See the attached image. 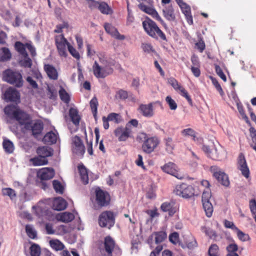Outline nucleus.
<instances>
[{
    "label": "nucleus",
    "instance_id": "bb28decb",
    "mask_svg": "<svg viewBox=\"0 0 256 256\" xmlns=\"http://www.w3.org/2000/svg\"><path fill=\"white\" fill-rule=\"evenodd\" d=\"M74 218V215L69 212L60 213L57 215L56 218L58 220L64 222H68L72 221Z\"/></svg>",
    "mask_w": 256,
    "mask_h": 256
},
{
    "label": "nucleus",
    "instance_id": "13d9d810",
    "mask_svg": "<svg viewBox=\"0 0 256 256\" xmlns=\"http://www.w3.org/2000/svg\"><path fill=\"white\" fill-rule=\"evenodd\" d=\"M142 48L145 52L150 53L155 52L152 46L150 44L143 43L142 44Z\"/></svg>",
    "mask_w": 256,
    "mask_h": 256
},
{
    "label": "nucleus",
    "instance_id": "6e6d98bb",
    "mask_svg": "<svg viewBox=\"0 0 256 256\" xmlns=\"http://www.w3.org/2000/svg\"><path fill=\"white\" fill-rule=\"evenodd\" d=\"M166 101L169 106V107L172 110H176L177 108V104L175 101L172 99L171 96H167L166 98Z\"/></svg>",
    "mask_w": 256,
    "mask_h": 256
},
{
    "label": "nucleus",
    "instance_id": "6ab92c4d",
    "mask_svg": "<svg viewBox=\"0 0 256 256\" xmlns=\"http://www.w3.org/2000/svg\"><path fill=\"white\" fill-rule=\"evenodd\" d=\"M67 204L66 201L62 198H55L52 204V208L54 210L61 211L66 208Z\"/></svg>",
    "mask_w": 256,
    "mask_h": 256
},
{
    "label": "nucleus",
    "instance_id": "f704fd0d",
    "mask_svg": "<svg viewBox=\"0 0 256 256\" xmlns=\"http://www.w3.org/2000/svg\"><path fill=\"white\" fill-rule=\"evenodd\" d=\"M166 150L168 153H172L174 148V144L172 138L168 137L164 139Z\"/></svg>",
    "mask_w": 256,
    "mask_h": 256
},
{
    "label": "nucleus",
    "instance_id": "cd10ccee",
    "mask_svg": "<svg viewBox=\"0 0 256 256\" xmlns=\"http://www.w3.org/2000/svg\"><path fill=\"white\" fill-rule=\"evenodd\" d=\"M174 205V204L173 202H165L162 204L160 208L164 212H168L170 216H172L176 212Z\"/></svg>",
    "mask_w": 256,
    "mask_h": 256
},
{
    "label": "nucleus",
    "instance_id": "dca6fc26",
    "mask_svg": "<svg viewBox=\"0 0 256 256\" xmlns=\"http://www.w3.org/2000/svg\"><path fill=\"white\" fill-rule=\"evenodd\" d=\"M2 98L7 102H16V87H10L4 92Z\"/></svg>",
    "mask_w": 256,
    "mask_h": 256
},
{
    "label": "nucleus",
    "instance_id": "69168bd1",
    "mask_svg": "<svg viewBox=\"0 0 256 256\" xmlns=\"http://www.w3.org/2000/svg\"><path fill=\"white\" fill-rule=\"evenodd\" d=\"M26 48L30 51V54L32 57L35 56L36 55V48L32 44L31 42H26Z\"/></svg>",
    "mask_w": 256,
    "mask_h": 256
},
{
    "label": "nucleus",
    "instance_id": "412c9836",
    "mask_svg": "<svg viewBox=\"0 0 256 256\" xmlns=\"http://www.w3.org/2000/svg\"><path fill=\"white\" fill-rule=\"evenodd\" d=\"M58 138L57 133L50 131L44 136L42 138V142L48 144H52L56 142Z\"/></svg>",
    "mask_w": 256,
    "mask_h": 256
},
{
    "label": "nucleus",
    "instance_id": "72a5a7b5",
    "mask_svg": "<svg viewBox=\"0 0 256 256\" xmlns=\"http://www.w3.org/2000/svg\"><path fill=\"white\" fill-rule=\"evenodd\" d=\"M50 244L52 248L56 251L62 250L64 248V244L58 240H50Z\"/></svg>",
    "mask_w": 256,
    "mask_h": 256
},
{
    "label": "nucleus",
    "instance_id": "8fccbe9b",
    "mask_svg": "<svg viewBox=\"0 0 256 256\" xmlns=\"http://www.w3.org/2000/svg\"><path fill=\"white\" fill-rule=\"evenodd\" d=\"M99 60L100 62L102 64V66H109L111 67L112 66L114 65V60H108L107 58L104 56H100L99 57Z\"/></svg>",
    "mask_w": 256,
    "mask_h": 256
},
{
    "label": "nucleus",
    "instance_id": "393cba45",
    "mask_svg": "<svg viewBox=\"0 0 256 256\" xmlns=\"http://www.w3.org/2000/svg\"><path fill=\"white\" fill-rule=\"evenodd\" d=\"M37 154L39 156L46 158L53 154V150L47 146L38 147L36 150Z\"/></svg>",
    "mask_w": 256,
    "mask_h": 256
},
{
    "label": "nucleus",
    "instance_id": "b1692460",
    "mask_svg": "<svg viewBox=\"0 0 256 256\" xmlns=\"http://www.w3.org/2000/svg\"><path fill=\"white\" fill-rule=\"evenodd\" d=\"M104 248L108 255L112 256V252L115 246L114 240L110 236H107L104 238Z\"/></svg>",
    "mask_w": 256,
    "mask_h": 256
},
{
    "label": "nucleus",
    "instance_id": "423d86ee",
    "mask_svg": "<svg viewBox=\"0 0 256 256\" xmlns=\"http://www.w3.org/2000/svg\"><path fill=\"white\" fill-rule=\"evenodd\" d=\"M92 70L94 76L97 78H104L113 72V69L109 66H100L96 61L92 66Z\"/></svg>",
    "mask_w": 256,
    "mask_h": 256
},
{
    "label": "nucleus",
    "instance_id": "f257e3e1",
    "mask_svg": "<svg viewBox=\"0 0 256 256\" xmlns=\"http://www.w3.org/2000/svg\"><path fill=\"white\" fill-rule=\"evenodd\" d=\"M136 140L142 142V148L144 152L150 154L153 152L160 144V140L156 136H148L144 132L139 133Z\"/></svg>",
    "mask_w": 256,
    "mask_h": 256
},
{
    "label": "nucleus",
    "instance_id": "4468645a",
    "mask_svg": "<svg viewBox=\"0 0 256 256\" xmlns=\"http://www.w3.org/2000/svg\"><path fill=\"white\" fill-rule=\"evenodd\" d=\"M104 28L106 32L115 38L119 40L125 39V36L120 34L118 30L111 24L106 23L104 24Z\"/></svg>",
    "mask_w": 256,
    "mask_h": 256
},
{
    "label": "nucleus",
    "instance_id": "c9c22d12",
    "mask_svg": "<svg viewBox=\"0 0 256 256\" xmlns=\"http://www.w3.org/2000/svg\"><path fill=\"white\" fill-rule=\"evenodd\" d=\"M238 249V247L236 244L233 243L229 244L226 246V250L228 252L226 256H238V255L236 252Z\"/></svg>",
    "mask_w": 256,
    "mask_h": 256
},
{
    "label": "nucleus",
    "instance_id": "c756f323",
    "mask_svg": "<svg viewBox=\"0 0 256 256\" xmlns=\"http://www.w3.org/2000/svg\"><path fill=\"white\" fill-rule=\"evenodd\" d=\"M12 54L7 48H2L0 50V62H4L10 60Z\"/></svg>",
    "mask_w": 256,
    "mask_h": 256
},
{
    "label": "nucleus",
    "instance_id": "f03ea898",
    "mask_svg": "<svg viewBox=\"0 0 256 256\" xmlns=\"http://www.w3.org/2000/svg\"><path fill=\"white\" fill-rule=\"evenodd\" d=\"M142 26L144 30L150 36L156 39L160 38L161 40L167 42L165 34L153 20L146 18L142 22Z\"/></svg>",
    "mask_w": 256,
    "mask_h": 256
},
{
    "label": "nucleus",
    "instance_id": "7ed1b4c3",
    "mask_svg": "<svg viewBox=\"0 0 256 256\" xmlns=\"http://www.w3.org/2000/svg\"><path fill=\"white\" fill-rule=\"evenodd\" d=\"M96 204H94L95 209L107 206L110 202V196L108 192L104 191L100 188H96Z\"/></svg>",
    "mask_w": 256,
    "mask_h": 256
},
{
    "label": "nucleus",
    "instance_id": "4be33fe9",
    "mask_svg": "<svg viewBox=\"0 0 256 256\" xmlns=\"http://www.w3.org/2000/svg\"><path fill=\"white\" fill-rule=\"evenodd\" d=\"M44 70L48 77L53 80H56L58 78V73L56 68L52 65L46 64L44 65Z\"/></svg>",
    "mask_w": 256,
    "mask_h": 256
},
{
    "label": "nucleus",
    "instance_id": "7c9ffc66",
    "mask_svg": "<svg viewBox=\"0 0 256 256\" xmlns=\"http://www.w3.org/2000/svg\"><path fill=\"white\" fill-rule=\"evenodd\" d=\"M175 166H176L174 163L168 162L162 166L161 168L164 172L175 176L176 172Z\"/></svg>",
    "mask_w": 256,
    "mask_h": 256
},
{
    "label": "nucleus",
    "instance_id": "c03bdc74",
    "mask_svg": "<svg viewBox=\"0 0 256 256\" xmlns=\"http://www.w3.org/2000/svg\"><path fill=\"white\" fill-rule=\"evenodd\" d=\"M26 232L30 238L34 239L37 236V233L33 226L31 225H26Z\"/></svg>",
    "mask_w": 256,
    "mask_h": 256
},
{
    "label": "nucleus",
    "instance_id": "79ce46f5",
    "mask_svg": "<svg viewBox=\"0 0 256 256\" xmlns=\"http://www.w3.org/2000/svg\"><path fill=\"white\" fill-rule=\"evenodd\" d=\"M98 102L96 97L93 98L90 101V106L95 119L96 118Z\"/></svg>",
    "mask_w": 256,
    "mask_h": 256
},
{
    "label": "nucleus",
    "instance_id": "f3484780",
    "mask_svg": "<svg viewBox=\"0 0 256 256\" xmlns=\"http://www.w3.org/2000/svg\"><path fill=\"white\" fill-rule=\"evenodd\" d=\"M238 164V168L242 172V174L246 178H248L250 176V170L248 167L244 156L242 154L239 156Z\"/></svg>",
    "mask_w": 256,
    "mask_h": 256
},
{
    "label": "nucleus",
    "instance_id": "5fc2aeb1",
    "mask_svg": "<svg viewBox=\"0 0 256 256\" xmlns=\"http://www.w3.org/2000/svg\"><path fill=\"white\" fill-rule=\"evenodd\" d=\"M218 247L216 244H212L208 249L209 256H218Z\"/></svg>",
    "mask_w": 256,
    "mask_h": 256
},
{
    "label": "nucleus",
    "instance_id": "49530a36",
    "mask_svg": "<svg viewBox=\"0 0 256 256\" xmlns=\"http://www.w3.org/2000/svg\"><path fill=\"white\" fill-rule=\"evenodd\" d=\"M52 184L54 190L56 193L62 194L64 191V188L61 183L58 180H54L52 182Z\"/></svg>",
    "mask_w": 256,
    "mask_h": 256
},
{
    "label": "nucleus",
    "instance_id": "de8ad7c7",
    "mask_svg": "<svg viewBox=\"0 0 256 256\" xmlns=\"http://www.w3.org/2000/svg\"><path fill=\"white\" fill-rule=\"evenodd\" d=\"M214 157H211L213 159L222 160L226 156L225 152L222 150H218L216 148L214 150Z\"/></svg>",
    "mask_w": 256,
    "mask_h": 256
},
{
    "label": "nucleus",
    "instance_id": "e2e57ef3",
    "mask_svg": "<svg viewBox=\"0 0 256 256\" xmlns=\"http://www.w3.org/2000/svg\"><path fill=\"white\" fill-rule=\"evenodd\" d=\"M211 80L212 81V83L215 86L217 90L219 92L220 94L222 96L224 94V92L222 90V89L220 85V84L218 83V80L216 78H212Z\"/></svg>",
    "mask_w": 256,
    "mask_h": 256
},
{
    "label": "nucleus",
    "instance_id": "aec40b11",
    "mask_svg": "<svg viewBox=\"0 0 256 256\" xmlns=\"http://www.w3.org/2000/svg\"><path fill=\"white\" fill-rule=\"evenodd\" d=\"M2 80L10 84L16 82V72L10 69H7L3 72Z\"/></svg>",
    "mask_w": 256,
    "mask_h": 256
},
{
    "label": "nucleus",
    "instance_id": "0eeeda50",
    "mask_svg": "<svg viewBox=\"0 0 256 256\" xmlns=\"http://www.w3.org/2000/svg\"><path fill=\"white\" fill-rule=\"evenodd\" d=\"M44 123L40 120H37L34 122H32L28 125L26 130H30L32 132V136L37 140L41 139L42 136V130H44Z\"/></svg>",
    "mask_w": 256,
    "mask_h": 256
},
{
    "label": "nucleus",
    "instance_id": "a878e982",
    "mask_svg": "<svg viewBox=\"0 0 256 256\" xmlns=\"http://www.w3.org/2000/svg\"><path fill=\"white\" fill-rule=\"evenodd\" d=\"M69 115L72 123L78 126L80 124V117L78 114V112L76 108H70L69 110Z\"/></svg>",
    "mask_w": 256,
    "mask_h": 256
},
{
    "label": "nucleus",
    "instance_id": "f8f14e48",
    "mask_svg": "<svg viewBox=\"0 0 256 256\" xmlns=\"http://www.w3.org/2000/svg\"><path fill=\"white\" fill-rule=\"evenodd\" d=\"M8 123H12L16 120V105L10 104L6 106L4 110Z\"/></svg>",
    "mask_w": 256,
    "mask_h": 256
},
{
    "label": "nucleus",
    "instance_id": "1a4fd4ad",
    "mask_svg": "<svg viewBox=\"0 0 256 256\" xmlns=\"http://www.w3.org/2000/svg\"><path fill=\"white\" fill-rule=\"evenodd\" d=\"M55 42L59 54L61 56L66 57L67 56L66 46H68V44H70L68 42L62 34L56 36H55Z\"/></svg>",
    "mask_w": 256,
    "mask_h": 256
},
{
    "label": "nucleus",
    "instance_id": "603ef678",
    "mask_svg": "<svg viewBox=\"0 0 256 256\" xmlns=\"http://www.w3.org/2000/svg\"><path fill=\"white\" fill-rule=\"evenodd\" d=\"M236 234L238 238L242 241L246 242L248 240L250 239L249 236L248 234H246L243 232L242 231L240 230L238 228L236 230Z\"/></svg>",
    "mask_w": 256,
    "mask_h": 256
},
{
    "label": "nucleus",
    "instance_id": "6e6552de",
    "mask_svg": "<svg viewBox=\"0 0 256 256\" xmlns=\"http://www.w3.org/2000/svg\"><path fill=\"white\" fill-rule=\"evenodd\" d=\"M210 198L211 193L209 190L203 192L202 197V206L206 216L208 218L212 216L214 211L213 206L210 200Z\"/></svg>",
    "mask_w": 256,
    "mask_h": 256
},
{
    "label": "nucleus",
    "instance_id": "3c124183",
    "mask_svg": "<svg viewBox=\"0 0 256 256\" xmlns=\"http://www.w3.org/2000/svg\"><path fill=\"white\" fill-rule=\"evenodd\" d=\"M116 97L122 100H125L130 96L128 92L123 90H118L116 93Z\"/></svg>",
    "mask_w": 256,
    "mask_h": 256
},
{
    "label": "nucleus",
    "instance_id": "9d476101",
    "mask_svg": "<svg viewBox=\"0 0 256 256\" xmlns=\"http://www.w3.org/2000/svg\"><path fill=\"white\" fill-rule=\"evenodd\" d=\"M212 170L213 172L214 176L220 183L225 186H229L230 181L228 178L225 172L216 166L212 167Z\"/></svg>",
    "mask_w": 256,
    "mask_h": 256
},
{
    "label": "nucleus",
    "instance_id": "20e7f679",
    "mask_svg": "<svg viewBox=\"0 0 256 256\" xmlns=\"http://www.w3.org/2000/svg\"><path fill=\"white\" fill-rule=\"evenodd\" d=\"M116 215L111 211H105L99 216L98 223L101 227H106L110 228L115 223Z\"/></svg>",
    "mask_w": 256,
    "mask_h": 256
},
{
    "label": "nucleus",
    "instance_id": "bf43d9fd",
    "mask_svg": "<svg viewBox=\"0 0 256 256\" xmlns=\"http://www.w3.org/2000/svg\"><path fill=\"white\" fill-rule=\"evenodd\" d=\"M68 50L70 53L76 58L79 60L80 56L78 52L70 44H68Z\"/></svg>",
    "mask_w": 256,
    "mask_h": 256
},
{
    "label": "nucleus",
    "instance_id": "09e8293b",
    "mask_svg": "<svg viewBox=\"0 0 256 256\" xmlns=\"http://www.w3.org/2000/svg\"><path fill=\"white\" fill-rule=\"evenodd\" d=\"M182 134L184 136H191L193 138L194 140L196 141L198 139L195 136V132L192 128H188L183 130L182 131Z\"/></svg>",
    "mask_w": 256,
    "mask_h": 256
},
{
    "label": "nucleus",
    "instance_id": "774afa93",
    "mask_svg": "<svg viewBox=\"0 0 256 256\" xmlns=\"http://www.w3.org/2000/svg\"><path fill=\"white\" fill-rule=\"evenodd\" d=\"M196 46L200 52H202L206 48L205 43L202 38H200L199 41L196 44Z\"/></svg>",
    "mask_w": 256,
    "mask_h": 256
},
{
    "label": "nucleus",
    "instance_id": "680f3d73",
    "mask_svg": "<svg viewBox=\"0 0 256 256\" xmlns=\"http://www.w3.org/2000/svg\"><path fill=\"white\" fill-rule=\"evenodd\" d=\"M73 151L76 154L82 156L85 152L84 146V145H80L74 147Z\"/></svg>",
    "mask_w": 256,
    "mask_h": 256
},
{
    "label": "nucleus",
    "instance_id": "a18cd8bd",
    "mask_svg": "<svg viewBox=\"0 0 256 256\" xmlns=\"http://www.w3.org/2000/svg\"><path fill=\"white\" fill-rule=\"evenodd\" d=\"M138 7L142 10L144 12H145L149 14H150L152 16L154 14H156V11L154 9L146 5L142 4H140L138 5Z\"/></svg>",
    "mask_w": 256,
    "mask_h": 256
},
{
    "label": "nucleus",
    "instance_id": "864d4df0",
    "mask_svg": "<svg viewBox=\"0 0 256 256\" xmlns=\"http://www.w3.org/2000/svg\"><path fill=\"white\" fill-rule=\"evenodd\" d=\"M2 193L4 196H8L12 200L16 196L15 191L10 188H2Z\"/></svg>",
    "mask_w": 256,
    "mask_h": 256
},
{
    "label": "nucleus",
    "instance_id": "2f4dec72",
    "mask_svg": "<svg viewBox=\"0 0 256 256\" xmlns=\"http://www.w3.org/2000/svg\"><path fill=\"white\" fill-rule=\"evenodd\" d=\"M3 148L7 154L12 153L14 149L13 143L8 140L4 139L2 142Z\"/></svg>",
    "mask_w": 256,
    "mask_h": 256
},
{
    "label": "nucleus",
    "instance_id": "9b49d317",
    "mask_svg": "<svg viewBox=\"0 0 256 256\" xmlns=\"http://www.w3.org/2000/svg\"><path fill=\"white\" fill-rule=\"evenodd\" d=\"M32 121L30 115L21 110L17 106V122L21 126H24L23 128L26 130L28 128V125Z\"/></svg>",
    "mask_w": 256,
    "mask_h": 256
},
{
    "label": "nucleus",
    "instance_id": "4d7b16f0",
    "mask_svg": "<svg viewBox=\"0 0 256 256\" xmlns=\"http://www.w3.org/2000/svg\"><path fill=\"white\" fill-rule=\"evenodd\" d=\"M169 83L170 85L174 88L176 90H179L180 92L182 91V89H184L182 86H181L178 83V81L174 78H171L168 80Z\"/></svg>",
    "mask_w": 256,
    "mask_h": 256
},
{
    "label": "nucleus",
    "instance_id": "a211bd4d",
    "mask_svg": "<svg viewBox=\"0 0 256 256\" xmlns=\"http://www.w3.org/2000/svg\"><path fill=\"white\" fill-rule=\"evenodd\" d=\"M138 110L144 116L150 118L154 116L152 103L148 104H142L140 106Z\"/></svg>",
    "mask_w": 256,
    "mask_h": 256
},
{
    "label": "nucleus",
    "instance_id": "0e129e2a",
    "mask_svg": "<svg viewBox=\"0 0 256 256\" xmlns=\"http://www.w3.org/2000/svg\"><path fill=\"white\" fill-rule=\"evenodd\" d=\"M216 72L217 74L224 82L226 80V78L224 73L222 72V70L220 68V66L218 65H216L215 66Z\"/></svg>",
    "mask_w": 256,
    "mask_h": 256
},
{
    "label": "nucleus",
    "instance_id": "39448f33",
    "mask_svg": "<svg viewBox=\"0 0 256 256\" xmlns=\"http://www.w3.org/2000/svg\"><path fill=\"white\" fill-rule=\"evenodd\" d=\"M174 192L180 196L188 198L194 195V189L192 186L183 183L176 186Z\"/></svg>",
    "mask_w": 256,
    "mask_h": 256
},
{
    "label": "nucleus",
    "instance_id": "ea45409f",
    "mask_svg": "<svg viewBox=\"0 0 256 256\" xmlns=\"http://www.w3.org/2000/svg\"><path fill=\"white\" fill-rule=\"evenodd\" d=\"M98 9L102 13L106 14H110L112 12V10L108 4L104 2L99 3Z\"/></svg>",
    "mask_w": 256,
    "mask_h": 256
},
{
    "label": "nucleus",
    "instance_id": "c85d7f7f",
    "mask_svg": "<svg viewBox=\"0 0 256 256\" xmlns=\"http://www.w3.org/2000/svg\"><path fill=\"white\" fill-rule=\"evenodd\" d=\"M78 170L82 181L84 184H86L88 182V177L86 168L83 164H82L78 166Z\"/></svg>",
    "mask_w": 256,
    "mask_h": 256
},
{
    "label": "nucleus",
    "instance_id": "ddd939ff",
    "mask_svg": "<svg viewBox=\"0 0 256 256\" xmlns=\"http://www.w3.org/2000/svg\"><path fill=\"white\" fill-rule=\"evenodd\" d=\"M114 132L119 141H125L130 137L132 129L126 126L125 128L118 127L115 130Z\"/></svg>",
    "mask_w": 256,
    "mask_h": 256
},
{
    "label": "nucleus",
    "instance_id": "58836bf2",
    "mask_svg": "<svg viewBox=\"0 0 256 256\" xmlns=\"http://www.w3.org/2000/svg\"><path fill=\"white\" fill-rule=\"evenodd\" d=\"M26 43L24 44L20 42L17 41V52H18L22 56H28V52L26 51Z\"/></svg>",
    "mask_w": 256,
    "mask_h": 256
},
{
    "label": "nucleus",
    "instance_id": "338daca9",
    "mask_svg": "<svg viewBox=\"0 0 256 256\" xmlns=\"http://www.w3.org/2000/svg\"><path fill=\"white\" fill-rule=\"evenodd\" d=\"M120 116L119 114L116 113H110L106 118L109 121H114L116 123L119 122L118 118Z\"/></svg>",
    "mask_w": 256,
    "mask_h": 256
},
{
    "label": "nucleus",
    "instance_id": "473e14b6",
    "mask_svg": "<svg viewBox=\"0 0 256 256\" xmlns=\"http://www.w3.org/2000/svg\"><path fill=\"white\" fill-rule=\"evenodd\" d=\"M155 236V242L158 244L164 242L167 237V234L165 232L160 231L154 232Z\"/></svg>",
    "mask_w": 256,
    "mask_h": 256
},
{
    "label": "nucleus",
    "instance_id": "5701e85b",
    "mask_svg": "<svg viewBox=\"0 0 256 256\" xmlns=\"http://www.w3.org/2000/svg\"><path fill=\"white\" fill-rule=\"evenodd\" d=\"M164 16L168 21L174 22L176 20L174 10L172 6H165L162 10Z\"/></svg>",
    "mask_w": 256,
    "mask_h": 256
},
{
    "label": "nucleus",
    "instance_id": "a19ab883",
    "mask_svg": "<svg viewBox=\"0 0 256 256\" xmlns=\"http://www.w3.org/2000/svg\"><path fill=\"white\" fill-rule=\"evenodd\" d=\"M23 58V59L20 60L19 64H20L24 68H30L32 66V60L28 57V55L26 56H22Z\"/></svg>",
    "mask_w": 256,
    "mask_h": 256
},
{
    "label": "nucleus",
    "instance_id": "4c0bfd02",
    "mask_svg": "<svg viewBox=\"0 0 256 256\" xmlns=\"http://www.w3.org/2000/svg\"><path fill=\"white\" fill-rule=\"evenodd\" d=\"M31 160L35 166L44 165L48 162L46 158L39 156L38 157L32 158Z\"/></svg>",
    "mask_w": 256,
    "mask_h": 256
},
{
    "label": "nucleus",
    "instance_id": "2eb2a0df",
    "mask_svg": "<svg viewBox=\"0 0 256 256\" xmlns=\"http://www.w3.org/2000/svg\"><path fill=\"white\" fill-rule=\"evenodd\" d=\"M54 170L52 168H43L37 172V176L42 180H50L54 176Z\"/></svg>",
    "mask_w": 256,
    "mask_h": 256
},
{
    "label": "nucleus",
    "instance_id": "e433bc0d",
    "mask_svg": "<svg viewBox=\"0 0 256 256\" xmlns=\"http://www.w3.org/2000/svg\"><path fill=\"white\" fill-rule=\"evenodd\" d=\"M58 92L61 100L66 104L69 103L70 101V96L62 86H60Z\"/></svg>",
    "mask_w": 256,
    "mask_h": 256
},
{
    "label": "nucleus",
    "instance_id": "052dcab7",
    "mask_svg": "<svg viewBox=\"0 0 256 256\" xmlns=\"http://www.w3.org/2000/svg\"><path fill=\"white\" fill-rule=\"evenodd\" d=\"M202 149L208 156L210 158L214 157V150L210 148V146L204 144L202 147Z\"/></svg>",
    "mask_w": 256,
    "mask_h": 256
},
{
    "label": "nucleus",
    "instance_id": "37998d69",
    "mask_svg": "<svg viewBox=\"0 0 256 256\" xmlns=\"http://www.w3.org/2000/svg\"><path fill=\"white\" fill-rule=\"evenodd\" d=\"M41 248L39 245L33 244L30 247V254L31 256H40Z\"/></svg>",
    "mask_w": 256,
    "mask_h": 256
}]
</instances>
